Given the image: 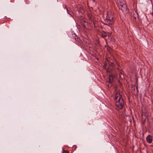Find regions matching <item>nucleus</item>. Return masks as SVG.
<instances>
[{
  "label": "nucleus",
  "mask_w": 153,
  "mask_h": 153,
  "mask_svg": "<svg viewBox=\"0 0 153 153\" xmlns=\"http://www.w3.org/2000/svg\"><path fill=\"white\" fill-rule=\"evenodd\" d=\"M25 1L27 4H28L29 2V0H25Z\"/></svg>",
  "instance_id": "obj_12"
},
{
  "label": "nucleus",
  "mask_w": 153,
  "mask_h": 153,
  "mask_svg": "<svg viewBox=\"0 0 153 153\" xmlns=\"http://www.w3.org/2000/svg\"><path fill=\"white\" fill-rule=\"evenodd\" d=\"M108 64L112 68H111V67H109L108 68L106 69V71L109 73L110 72H114V70L115 69V68L114 67V65L113 63L112 62H108Z\"/></svg>",
  "instance_id": "obj_2"
},
{
  "label": "nucleus",
  "mask_w": 153,
  "mask_h": 153,
  "mask_svg": "<svg viewBox=\"0 0 153 153\" xmlns=\"http://www.w3.org/2000/svg\"><path fill=\"white\" fill-rule=\"evenodd\" d=\"M104 21L106 25L110 26L114 23V19L113 18H112L111 19H105Z\"/></svg>",
  "instance_id": "obj_4"
},
{
  "label": "nucleus",
  "mask_w": 153,
  "mask_h": 153,
  "mask_svg": "<svg viewBox=\"0 0 153 153\" xmlns=\"http://www.w3.org/2000/svg\"><path fill=\"white\" fill-rule=\"evenodd\" d=\"M120 9L123 11H125L127 10V7L126 4L123 5H121L119 7Z\"/></svg>",
  "instance_id": "obj_5"
},
{
  "label": "nucleus",
  "mask_w": 153,
  "mask_h": 153,
  "mask_svg": "<svg viewBox=\"0 0 153 153\" xmlns=\"http://www.w3.org/2000/svg\"><path fill=\"white\" fill-rule=\"evenodd\" d=\"M110 19V18H109L108 17V16H106V19Z\"/></svg>",
  "instance_id": "obj_14"
},
{
  "label": "nucleus",
  "mask_w": 153,
  "mask_h": 153,
  "mask_svg": "<svg viewBox=\"0 0 153 153\" xmlns=\"http://www.w3.org/2000/svg\"><path fill=\"white\" fill-rule=\"evenodd\" d=\"M104 65L105 66V65Z\"/></svg>",
  "instance_id": "obj_19"
},
{
  "label": "nucleus",
  "mask_w": 153,
  "mask_h": 153,
  "mask_svg": "<svg viewBox=\"0 0 153 153\" xmlns=\"http://www.w3.org/2000/svg\"><path fill=\"white\" fill-rule=\"evenodd\" d=\"M125 4V2L123 0H120L119 1H118L117 3V4L118 7L121 6V5H123Z\"/></svg>",
  "instance_id": "obj_7"
},
{
  "label": "nucleus",
  "mask_w": 153,
  "mask_h": 153,
  "mask_svg": "<svg viewBox=\"0 0 153 153\" xmlns=\"http://www.w3.org/2000/svg\"><path fill=\"white\" fill-rule=\"evenodd\" d=\"M111 73L112 74L110 75H109L108 78L107 80V81L110 83H112L113 82L114 80L115 77V72L114 71V72Z\"/></svg>",
  "instance_id": "obj_3"
},
{
  "label": "nucleus",
  "mask_w": 153,
  "mask_h": 153,
  "mask_svg": "<svg viewBox=\"0 0 153 153\" xmlns=\"http://www.w3.org/2000/svg\"><path fill=\"white\" fill-rule=\"evenodd\" d=\"M84 27H85V26L84 25Z\"/></svg>",
  "instance_id": "obj_16"
},
{
  "label": "nucleus",
  "mask_w": 153,
  "mask_h": 153,
  "mask_svg": "<svg viewBox=\"0 0 153 153\" xmlns=\"http://www.w3.org/2000/svg\"><path fill=\"white\" fill-rule=\"evenodd\" d=\"M63 153H69V152H68V151H64Z\"/></svg>",
  "instance_id": "obj_13"
},
{
  "label": "nucleus",
  "mask_w": 153,
  "mask_h": 153,
  "mask_svg": "<svg viewBox=\"0 0 153 153\" xmlns=\"http://www.w3.org/2000/svg\"><path fill=\"white\" fill-rule=\"evenodd\" d=\"M133 90L135 91H136V93L137 94L138 92V89H137V87H136V88H135V87H134V88H133Z\"/></svg>",
  "instance_id": "obj_11"
},
{
  "label": "nucleus",
  "mask_w": 153,
  "mask_h": 153,
  "mask_svg": "<svg viewBox=\"0 0 153 153\" xmlns=\"http://www.w3.org/2000/svg\"><path fill=\"white\" fill-rule=\"evenodd\" d=\"M146 139L147 142L148 143H150L152 141V137L150 135H148L146 137Z\"/></svg>",
  "instance_id": "obj_6"
},
{
  "label": "nucleus",
  "mask_w": 153,
  "mask_h": 153,
  "mask_svg": "<svg viewBox=\"0 0 153 153\" xmlns=\"http://www.w3.org/2000/svg\"><path fill=\"white\" fill-rule=\"evenodd\" d=\"M83 9V7L82 6H80L78 8V11L79 12H81L82 13Z\"/></svg>",
  "instance_id": "obj_10"
},
{
  "label": "nucleus",
  "mask_w": 153,
  "mask_h": 153,
  "mask_svg": "<svg viewBox=\"0 0 153 153\" xmlns=\"http://www.w3.org/2000/svg\"><path fill=\"white\" fill-rule=\"evenodd\" d=\"M66 10L67 13L70 15L72 16V15L73 14V13L70 9V8H66Z\"/></svg>",
  "instance_id": "obj_8"
},
{
  "label": "nucleus",
  "mask_w": 153,
  "mask_h": 153,
  "mask_svg": "<svg viewBox=\"0 0 153 153\" xmlns=\"http://www.w3.org/2000/svg\"><path fill=\"white\" fill-rule=\"evenodd\" d=\"M115 99L116 102V105L118 107V109H122L124 105L123 99L121 97L119 93H117L115 95Z\"/></svg>",
  "instance_id": "obj_1"
},
{
  "label": "nucleus",
  "mask_w": 153,
  "mask_h": 153,
  "mask_svg": "<svg viewBox=\"0 0 153 153\" xmlns=\"http://www.w3.org/2000/svg\"><path fill=\"white\" fill-rule=\"evenodd\" d=\"M104 65L105 66V65Z\"/></svg>",
  "instance_id": "obj_18"
},
{
  "label": "nucleus",
  "mask_w": 153,
  "mask_h": 153,
  "mask_svg": "<svg viewBox=\"0 0 153 153\" xmlns=\"http://www.w3.org/2000/svg\"><path fill=\"white\" fill-rule=\"evenodd\" d=\"M136 13V14L137 15V13Z\"/></svg>",
  "instance_id": "obj_17"
},
{
  "label": "nucleus",
  "mask_w": 153,
  "mask_h": 153,
  "mask_svg": "<svg viewBox=\"0 0 153 153\" xmlns=\"http://www.w3.org/2000/svg\"><path fill=\"white\" fill-rule=\"evenodd\" d=\"M134 17L135 18H136V16H134Z\"/></svg>",
  "instance_id": "obj_15"
},
{
  "label": "nucleus",
  "mask_w": 153,
  "mask_h": 153,
  "mask_svg": "<svg viewBox=\"0 0 153 153\" xmlns=\"http://www.w3.org/2000/svg\"><path fill=\"white\" fill-rule=\"evenodd\" d=\"M108 34L104 31H102L101 32V36L102 37H105L107 36Z\"/></svg>",
  "instance_id": "obj_9"
}]
</instances>
